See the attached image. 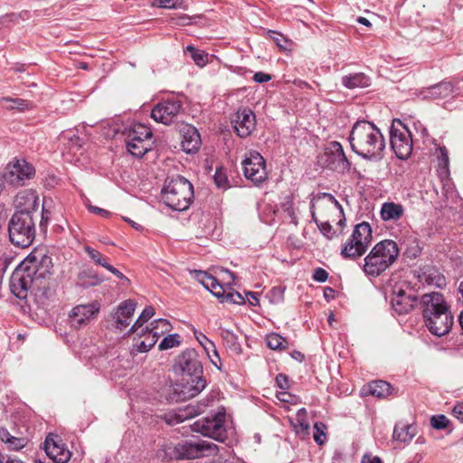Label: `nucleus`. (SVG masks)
Masks as SVG:
<instances>
[{
	"mask_svg": "<svg viewBox=\"0 0 463 463\" xmlns=\"http://www.w3.org/2000/svg\"><path fill=\"white\" fill-rule=\"evenodd\" d=\"M174 371L190 378L186 383L176 384L174 388L176 401L193 398L205 388L206 380L203 376V364L196 350L188 348L179 354L175 359Z\"/></svg>",
	"mask_w": 463,
	"mask_h": 463,
	"instance_id": "f257e3e1",
	"label": "nucleus"
},
{
	"mask_svg": "<svg viewBox=\"0 0 463 463\" xmlns=\"http://www.w3.org/2000/svg\"><path fill=\"white\" fill-rule=\"evenodd\" d=\"M420 308L424 325L430 334L440 337L450 332L454 317L441 293L423 294L420 299Z\"/></svg>",
	"mask_w": 463,
	"mask_h": 463,
	"instance_id": "f03ea898",
	"label": "nucleus"
},
{
	"mask_svg": "<svg viewBox=\"0 0 463 463\" xmlns=\"http://www.w3.org/2000/svg\"><path fill=\"white\" fill-rule=\"evenodd\" d=\"M348 141L352 150L364 159L378 160L383 156L385 148L383 136L370 121H356L351 129Z\"/></svg>",
	"mask_w": 463,
	"mask_h": 463,
	"instance_id": "7ed1b4c3",
	"label": "nucleus"
},
{
	"mask_svg": "<svg viewBox=\"0 0 463 463\" xmlns=\"http://www.w3.org/2000/svg\"><path fill=\"white\" fill-rule=\"evenodd\" d=\"M218 451V446L207 440H183L176 444L165 442L158 449L156 456L165 459H192L213 456Z\"/></svg>",
	"mask_w": 463,
	"mask_h": 463,
	"instance_id": "20e7f679",
	"label": "nucleus"
},
{
	"mask_svg": "<svg viewBox=\"0 0 463 463\" xmlns=\"http://www.w3.org/2000/svg\"><path fill=\"white\" fill-rule=\"evenodd\" d=\"M399 256L398 245L392 240L376 243L364 258L363 270L367 276L378 277L385 271Z\"/></svg>",
	"mask_w": 463,
	"mask_h": 463,
	"instance_id": "39448f33",
	"label": "nucleus"
},
{
	"mask_svg": "<svg viewBox=\"0 0 463 463\" xmlns=\"http://www.w3.org/2000/svg\"><path fill=\"white\" fill-rule=\"evenodd\" d=\"M193 197V184L181 175L168 181L162 190L164 203L175 211L186 210L190 206Z\"/></svg>",
	"mask_w": 463,
	"mask_h": 463,
	"instance_id": "423d86ee",
	"label": "nucleus"
},
{
	"mask_svg": "<svg viewBox=\"0 0 463 463\" xmlns=\"http://www.w3.org/2000/svg\"><path fill=\"white\" fill-rule=\"evenodd\" d=\"M43 279L44 272H39L35 263L29 266L22 263L11 276L10 289L16 298L24 299L27 297L30 288H39L41 287Z\"/></svg>",
	"mask_w": 463,
	"mask_h": 463,
	"instance_id": "0eeeda50",
	"label": "nucleus"
},
{
	"mask_svg": "<svg viewBox=\"0 0 463 463\" xmlns=\"http://www.w3.org/2000/svg\"><path fill=\"white\" fill-rule=\"evenodd\" d=\"M8 235L12 244L20 248L29 247L35 237L33 215L14 212L8 222Z\"/></svg>",
	"mask_w": 463,
	"mask_h": 463,
	"instance_id": "6e6552de",
	"label": "nucleus"
},
{
	"mask_svg": "<svg viewBox=\"0 0 463 463\" xmlns=\"http://www.w3.org/2000/svg\"><path fill=\"white\" fill-rule=\"evenodd\" d=\"M373 241L371 225L362 222L354 226V229L341 250V255L345 259L355 260L363 256Z\"/></svg>",
	"mask_w": 463,
	"mask_h": 463,
	"instance_id": "1a4fd4ad",
	"label": "nucleus"
},
{
	"mask_svg": "<svg viewBox=\"0 0 463 463\" xmlns=\"http://www.w3.org/2000/svg\"><path fill=\"white\" fill-rule=\"evenodd\" d=\"M225 412L219 411L212 416H207L196 420L192 426V430L203 436L210 437L218 441H223L227 438L225 426Z\"/></svg>",
	"mask_w": 463,
	"mask_h": 463,
	"instance_id": "9d476101",
	"label": "nucleus"
},
{
	"mask_svg": "<svg viewBox=\"0 0 463 463\" xmlns=\"http://www.w3.org/2000/svg\"><path fill=\"white\" fill-rule=\"evenodd\" d=\"M242 166L245 177L255 184L267 180L266 162L259 152L250 151L242 161Z\"/></svg>",
	"mask_w": 463,
	"mask_h": 463,
	"instance_id": "9b49d317",
	"label": "nucleus"
},
{
	"mask_svg": "<svg viewBox=\"0 0 463 463\" xmlns=\"http://www.w3.org/2000/svg\"><path fill=\"white\" fill-rule=\"evenodd\" d=\"M391 304L397 314L404 315L411 312L417 305L420 306V300L409 286L404 288L403 285H395L392 289Z\"/></svg>",
	"mask_w": 463,
	"mask_h": 463,
	"instance_id": "f8f14e48",
	"label": "nucleus"
},
{
	"mask_svg": "<svg viewBox=\"0 0 463 463\" xmlns=\"http://www.w3.org/2000/svg\"><path fill=\"white\" fill-rule=\"evenodd\" d=\"M183 109L181 101L171 99L156 104L152 111L151 118L164 125H170L175 121Z\"/></svg>",
	"mask_w": 463,
	"mask_h": 463,
	"instance_id": "ddd939ff",
	"label": "nucleus"
},
{
	"mask_svg": "<svg viewBox=\"0 0 463 463\" xmlns=\"http://www.w3.org/2000/svg\"><path fill=\"white\" fill-rule=\"evenodd\" d=\"M390 142L397 157L406 159L411 154L412 139L405 127L402 126V129H399L392 124L390 128Z\"/></svg>",
	"mask_w": 463,
	"mask_h": 463,
	"instance_id": "4468645a",
	"label": "nucleus"
},
{
	"mask_svg": "<svg viewBox=\"0 0 463 463\" xmlns=\"http://www.w3.org/2000/svg\"><path fill=\"white\" fill-rule=\"evenodd\" d=\"M34 175L33 167L24 159H18L10 165L3 176L7 183L14 186H22L25 180Z\"/></svg>",
	"mask_w": 463,
	"mask_h": 463,
	"instance_id": "2eb2a0df",
	"label": "nucleus"
},
{
	"mask_svg": "<svg viewBox=\"0 0 463 463\" xmlns=\"http://www.w3.org/2000/svg\"><path fill=\"white\" fill-rule=\"evenodd\" d=\"M99 311V306L97 303L79 305L72 308L70 313V321L74 328H80L88 324Z\"/></svg>",
	"mask_w": 463,
	"mask_h": 463,
	"instance_id": "dca6fc26",
	"label": "nucleus"
},
{
	"mask_svg": "<svg viewBox=\"0 0 463 463\" xmlns=\"http://www.w3.org/2000/svg\"><path fill=\"white\" fill-rule=\"evenodd\" d=\"M326 164L333 169L345 170L349 162L345 155L342 145L337 141L330 142L325 150Z\"/></svg>",
	"mask_w": 463,
	"mask_h": 463,
	"instance_id": "f3484780",
	"label": "nucleus"
},
{
	"mask_svg": "<svg viewBox=\"0 0 463 463\" xmlns=\"http://www.w3.org/2000/svg\"><path fill=\"white\" fill-rule=\"evenodd\" d=\"M204 408L205 405L202 403H190L166 413L165 415V420L168 425H175L203 413Z\"/></svg>",
	"mask_w": 463,
	"mask_h": 463,
	"instance_id": "a211bd4d",
	"label": "nucleus"
},
{
	"mask_svg": "<svg viewBox=\"0 0 463 463\" xmlns=\"http://www.w3.org/2000/svg\"><path fill=\"white\" fill-rule=\"evenodd\" d=\"M232 123L237 135L241 137H246L255 128V116L250 109H240L232 119Z\"/></svg>",
	"mask_w": 463,
	"mask_h": 463,
	"instance_id": "6ab92c4d",
	"label": "nucleus"
},
{
	"mask_svg": "<svg viewBox=\"0 0 463 463\" xmlns=\"http://www.w3.org/2000/svg\"><path fill=\"white\" fill-rule=\"evenodd\" d=\"M136 307L137 303L131 299L125 300L119 304L116 311L112 314L115 326L118 329L123 330L130 324Z\"/></svg>",
	"mask_w": 463,
	"mask_h": 463,
	"instance_id": "aec40b11",
	"label": "nucleus"
},
{
	"mask_svg": "<svg viewBox=\"0 0 463 463\" xmlns=\"http://www.w3.org/2000/svg\"><path fill=\"white\" fill-rule=\"evenodd\" d=\"M44 449L48 457L55 463H66L71 458V452L65 448L61 440H55L49 436L44 441Z\"/></svg>",
	"mask_w": 463,
	"mask_h": 463,
	"instance_id": "412c9836",
	"label": "nucleus"
},
{
	"mask_svg": "<svg viewBox=\"0 0 463 463\" xmlns=\"http://www.w3.org/2000/svg\"><path fill=\"white\" fill-rule=\"evenodd\" d=\"M183 137L181 146L186 154L196 153L202 144L201 137L198 130L192 125L186 124L181 129Z\"/></svg>",
	"mask_w": 463,
	"mask_h": 463,
	"instance_id": "4be33fe9",
	"label": "nucleus"
},
{
	"mask_svg": "<svg viewBox=\"0 0 463 463\" xmlns=\"http://www.w3.org/2000/svg\"><path fill=\"white\" fill-rule=\"evenodd\" d=\"M317 208H329L334 211L338 210L341 213L344 212L342 205L338 203V201L331 194L327 193L318 194L311 201L310 210L312 220L317 224L319 222L315 213V210Z\"/></svg>",
	"mask_w": 463,
	"mask_h": 463,
	"instance_id": "5701e85b",
	"label": "nucleus"
},
{
	"mask_svg": "<svg viewBox=\"0 0 463 463\" xmlns=\"http://www.w3.org/2000/svg\"><path fill=\"white\" fill-rule=\"evenodd\" d=\"M15 212L27 213L33 215L38 207V196L34 191L24 190L20 192L15 197Z\"/></svg>",
	"mask_w": 463,
	"mask_h": 463,
	"instance_id": "b1692460",
	"label": "nucleus"
},
{
	"mask_svg": "<svg viewBox=\"0 0 463 463\" xmlns=\"http://www.w3.org/2000/svg\"><path fill=\"white\" fill-rule=\"evenodd\" d=\"M194 279L202 284L204 288L213 293L216 298H222L224 293V287L219 283L216 278L203 270H194Z\"/></svg>",
	"mask_w": 463,
	"mask_h": 463,
	"instance_id": "393cba45",
	"label": "nucleus"
},
{
	"mask_svg": "<svg viewBox=\"0 0 463 463\" xmlns=\"http://www.w3.org/2000/svg\"><path fill=\"white\" fill-rule=\"evenodd\" d=\"M418 278L420 281L437 288H442L446 285L445 277L433 266L426 265L422 267L419 271Z\"/></svg>",
	"mask_w": 463,
	"mask_h": 463,
	"instance_id": "a878e982",
	"label": "nucleus"
},
{
	"mask_svg": "<svg viewBox=\"0 0 463 463\" xmlns=\"http://www.w3.org/2000/svg\"><path fill=\"white\" fill-rule=\"evenodd\" d=\"M423 99H446L453 95L452 81H441L422 91Z\"/></svg>",
	"mask_w": 463,
	"mask_h": 463,
	"instance_id": "bb28decb",
	"label": "nucleus"
},
{
	"mask_svg": "<svg viewBox=\"0 0 463 463\" xmlns=\"http://www.w3.org/2000/svg\"><path fill=\"white\" fill-rule=\"evenodd\" d=\"M405 213L403 205L393 202H386L382 204L380 214L385 222H396L400 220Z\"/></svg>",
	"mask_w": 463,
	"mask_h": 463,
	"instance_id": "cd10ccee",
	"label": "nucleus"
},
{
	"mask_svg": "<svg viewBox=\"0 0 463 463\" xmlns=\"http://www.w3.org/2000/svg\"><path fill=\"white\" fill-rule=\"evenodd\" d=\"M128 151L136 157H142L145 154L152 149L151 140L142 137H129L127 140Z\"/></svg>",
	"mask_w": 463,
	"mask_h": 463,
	"instance_id": "c85d7f7f",
	"label": "nucleus"
},
{
	"mask_svg": "<svg viewBox=\"0 0 463 463\" xmlns=\"http://www.w3.org/2000/svg\"><path fill=\"white\" fill-rule=\"evenodd\" d=\"M104 279L99 276L96 271L86 269H82L77 278V286L81 288H88L90 287H95L102 283Z\"/></svg>",
	"mask_w": 463,
	"mask_h": 463,
	"instance_id": "c756f323",
	"label": "nucleus"
},
{
	"mask_svg": "<svg viewBox=\"0 0 463 463\" xmlns=\"http://www.w3.org/2000/svg\"><path fill=\"white\" fill-rule=\"evenodd\" d=\"M341 83L346 89L365 88L370 86L371 79L363 72L352 73L343 76Z\"/></svg>",
	"mask_w": 463,
	"mask_h": 463,
	"instance_id": "7c9ffc66",
	"label": "nucleus"
},
{
	"mask_svg": "<svg viewBox=\"0 0 463 463\" xmlns=\"http://www.w3.org/2000/svg\"><path fill=\"white\" fill-rule=\"evenodd\" d=\"M415 434V428L412 425L398 423L394 426L392 438L396 441L409 443Z\"/></svg>",
	"mask_w": 463,
	"mask_h": 463,
	"instance_id": "2f4dec72",
	"label": "nucleus"
},
{
	"mask_svg": "<svg viewBox=\"0 0 463 463\" xmlns=\"http://www.w3.org/2000/svg\"><path fill=\"white\" fill-rule=\"evenodd\" d=\"M139 336H145L144 340H139L135 346L137 352L146 353L149 351L157 342V338L148 331V327L141 328V331L136 332Z\"/></svg>",
	"mask_w": 463,
	"mask_h": 463,
	"instance_id": "473e14b6",
	"label": "nucleus"
},
{
	"mask_svg": "<svg viewBox=\"0 0 463 463\" xmlns=\"http://www.w3.org/2000/svg\"><path fill=\"white\" fill-rule=\"evenodd\" d=\"M0 439L7 446L9 449L19 450L25 445L24 439L12 436L6 429H0Z\"/></svg>",
	"mask_w": 463,
	"mask_h": 463,
	"instance_id": "72a5a7b5",
	"label": "nucleus"
},
{
	"mask_svg": "<svg viewBox=\"0 0 463 463\" xmlns=\"http://www.w3.org/2000/svg\"><path fill=\"white\" fill-rule=\"evenodd\" d=\"M369 392L377 398H385L391 393V385L385 381H373L369 384Z\"/></svg>",
	"mask_w": 463,
	"mask_h": 463,
	"instance_id": "f704fd0d",
	"label": "nucleus"
},
{
	"mask_svg": "<svg viewBox=\"0 0 463 463\" xmlns=\"http://www.w3.org/2000/svg\"><path fill=\"white\" fill-rule=\"evenodd\" d=\"M266 344L272 350H285L288 343L286 338L277 333H270L266 335Z\"/></svg>",
	"mask_w": 463,
	"mask_h": 463,
	"instance_id": "c9c22d12",
	"label": "nucleus"
},
{
	"mask_svg": "<svg viewBox=\"0 0 463 463\" xmlns=\"http://www.w3.org/2000/svg\"><path fill=\"white\" fill-rule=\"evenodd\" d=\"M0 104L7 109H14L24 111L31 107V102L23 99L2 98Z\"/></svg>",
	"mask_w": 463,
	"mask_h": 463,
	"instance_id": "e433bc0d",
	"label": "nucleus"
},
{
	"mask_svg": "<svg viewBox=\"0 0 463 463\" xmlns=\"http://www.w3.org/2000/svg\"><path fill=\"white\" fill-rule=\"evenodd\" d=\"M294 428L297 433H308L309 423L307 418V411L305 408H301L298 411Z\"/></svg>",
	"mask_w": 463,
	"mask_h": 463,
	"instance_id": "4c0bfd02",
	"label": "nucleus"
},
{
	"mask_svg": "<svg viewBox=\"0 0 463 463\" xmlns=\"http://www.w3.org/2000/svg\"><path fill=\"white\" fill-rule=\"evenodd\" d=\"M152 327L148 331L153 334L157 339L158 337L171 330V324L168 320L164 318L156 319L152 322Z\"/></svg>",
	"mask_w": 463,
	"mask_h": 463,
	"instance_id": "58836bf2",
	"label": "nucleus"
},
{
	"mask_svg": "<svg viewBox=\"0 0 463 463\" xmlns=\"http://www.w3.org/2000/svg\"><path fill=\"white\" fill-rule=\"evenodd\" d=\"M281 211L286 214V217L289 220V222L294 225H298V217L296 211L293 207V201L289 196L284 198L283 202L280 203Z\"/></svg>",
	"mask_w": 463,
	"mask_h": 463,
	"instance_id": "ea45409f",
	"label": "nucleus"
},
{
	"mask_svg": "<svg viewBox=\"0 0 463 463\" xmlns=\"http://www.w3.org/2000/svg\"><path fill=\"white\" fill-rule=\"evenodd\" d=\"M155 314L153 307L148 306L144 308L135 324L129 329L128 334L138 332L139 328L142 327L143 324L150 319Z\"/></svg>",
	"mask_w": 463,
	"mask_h": 463,
	"instance_id": "a19ab883",
	"label": "nucleus"
},
{
	"mask_svg": "<svg viewBox=\"0 0 463 463\" xmlns=\"http://www.w3.org/2000/svg\"><path fill=\"white\" fill-rule=\"evenodd\" d=\"M326 425L321 421L314 424L313 439L319 446L326 442Z\"/></svg>",
	"mask_w": 463,
	"mask_h": 463,
	"instance_id": "79ce46f5",
	"label": "nucleus"
},
{
	"mask_svg": "<svg viewBox=\"0 0 463 463\" xmlns=\"http://www.w3.org/2000/svg\"><path fill=\"white\" fill-rule=\"evenodd\" d=\"M84 250L97 265H99L105 269H107V267L110 265L108 261V258L103 256L99 251L96 250L95 249L90 246H85Z\"/></svg>",
	"mask_w": 463,
	"mask_h": 463,
	"instance_id": "37998d69",
	"label": "nucleus"
},
{
	"mask_svg": "<svg viewBox=\"0 0 463 463\" xmlns=\"http://www.w3.org/2000/svg\"><path fill=\"white\" fill-rule=\"evenodd\" d=\"M186 52L191 53V57L197 66L203 67L208 62V54L203 51H198L194 46L188 45Z\"/></svg>",
	"mask_w": 463,
	"mask_h": 463,
	"instance_id": "c03bdc74",
	"label": "nucleus"
},
{
	"mask_svg": "<svg viewBox=\"0 0 463 463\" xmlns=\"http://www.w3.org/2000/svg\"><path fill=\"white\" fill-rule=\"evenodd\" d=\"M181 344V336L178 334H171L163 338L160 342L159 350H167L173 347L179 346Z\"/></svg>",
	"mask_w": 463,
	"mask_h": 463,
	"instance_id": "a18cd8bd",
	"label": "nucleus"
},
{
	"mask_svg": "<svg viewBox=\"0 0 463 463\" xmlns=\"http://www.w3.org/2000/svg\"><path fill=\"white\" fill-rule=\"evenodd\" d=\"M152 137L153 133L148 128L144 125H137L129 132L128 139L129 137H135L137 139V137H142V139L145 138L146 140H151Z\"/></svg>",
	"mask_w": 463,
	"mask_h": 463,
	"instance_id": "49530a36",
	"label": "nucleus"
},
{
	"mask_svg": "<svg viewBox=\"0 0 463 463\" xmlns=\"http://www.w3.org/2000/svg\"><path fill=\"white\" fill-rule=\"evenodd\" d=\"M213 181L216 186L220 189H226L228 187V177L222 167L216 169L213 175Z\"/></svg>",
	"mask_w": 463,
	"mask_h": 463,
	"instance_id": "de8ad7c7",
	"label": "nucleus"
},
{
	"mask_svg": "<svg viewBox=\"0 0 463 463\" xmlns=\"http://www.w3.org/2000/svg\"><path fill=\"white\" fill-rule=\"evenodd\" d=\"M221 302H231L233 304H244L245 299L239 292H228L224 289L223 296L218 298Z\"/></svg>",
	"mask_w": 463,
	"mask_h": 463,
	"instance_id": "09e8293b",
	"label": "nucleus"
},
{
	"mask_svg": "<svg viewBox=\"0 0 463 463\" xmlns=\"http://www.w3.org/2000/svg\"><path fill=\"white\" fill-rule=\"evenodd\" d=\"M421 252V248L419 245V242L415 237L411 239V244L407 245L405 250V254L410 259L417 258Z\"/></svg>",
	"mask_w": 463,
	"mask_h": 463,
	"instance_id": "8fccbe9b",
	"label": "nucleus"
},
{
	"mask_svg": "<svg viewBox=\"0 0 463 463\" xmlns=\"http://www.w3.org/2000/svg\"><path fill=\"white\" fill-rule=\"evenodd\" d=\"M449 423V419L442 414L432 416L430 419V424L436 430H444L448 427Z\"/></svg>",
	"mask_w": 463,
	"mask_h": 463,
	"instance_id": "3c124183",
	"label": "nucleus"
},
{
	"mask_svg": "<svg viewBox=\"0 0 463 463\" xmlns=\"http://www.w3.org/2000/svg\"><path fill=\"white\" fill-rule=\"evenodd\" d=\"M284 289L280 287H274L269 291V298L272 303H279L283 299Z\"/></svg>",
	"mask_w": 463,
	"mask_h": 463,
	"instance_id": "603ef678",
	"label": "nucleus"
},
{
	"mask_svg": "<svg viewBox=\"0 0 463 463\" xmlns=\"http://www.w3.org/2000/svg\"><path fill=\"white\" fill-rule=\"evenodd\" d=\"M158 7L161 8H179L181 6V0H156Z\"/></svg>",
	"mask_w": 463,
	"mask_h": 463,
	"instance_id": "864d4df0",
	"label": "nucleus"
},
{
	"mask_svg": "<svg viewBox=\"0 0 463 463\" xmlns=\"http://www.w3.org/2000/svg\"><path fill=\"white\" fill-rule=\"evenodd\" d=\"M269 33L270 34V37L273 39L274 43L277 44V46L280 49H286L287 48V39L280 33H278L273 31H269Z\"/></svg>",
	"mask_w": 463,
	"mask_h": 463,
	"instance_id": "5fc2aeb1",
	"label": "nucleus"
},
{
	"mask_svg": "<svg viewBox=\"0 0 463 463\" xmlns=\"http://www.w3.org/2000/svg\"><path fill=\"white\" fill-rule=\"evenodd\" d=\"M221 335L223 338V340H225L231 345L235 346V345H238V343H237V336L231 330L222 329V333H221Z\"/></svg>",
	"mask_w": 463,
	"mask_h": 463,
	"instance_id": "6e6d98bb",
	"label": "nucleus"
},
{
	"mask_svg": "<svg viewBox=\"0 0 463 463\" xmlns=\"http://www.w3.org/2000/svg\"><path fill=\"white\" fill-rule=\"evenodd\" d=\"M328 278V273L322 268H317L313 273V279L317 282H325Z\"/></svg>",
	"mask_w": 463,
	"mask_h": 463,
	"instance_id": "4d7b16f0",
	"label": "nucleus"
},
{
	"mask_svg": "<svg viewBox=\"0 0 463 463\" xmlns=\"http://www.w3.org/2000/svg\"><path fill=\"white\" fill-rule=\"evenodd\" d=\"M439 165L448 168L449 165V155L446 147H439Z\"/></svg>",
	"mask_w": 463,
	"mask_h": 463,
	"instance_id": "13d9d810",
	"label": "nucleus"
},
{
	"mask_svg": "<svg viewBox=\"0 0 463 463\" xmlns=\"http://www.w3.org/2000/svg\"><path fill=\"white\" fill-rule=\"evenodd\" d=\"M276 383L279 389H288L289 387L288 378L283 373H279L276 376Z\"/></svg>",
	"mask_w": 463,
	"mask_h": 463,
	"instance_id": "bf43d9fd",
	"label": "nucleus"
},
{
	"mask_svg": "<svg viewBox=\"0 0 463 463\" xmlns=\"http://www.w3.org/2000/svg\"><path fill=\"white\" fill-rule=\"evenodd\" d=\"M271 80V76L262 71H258L253 75V80L258 83L268 82Z\"/></svg>",
	"mask_w": 463,
	"mask_h": 463,
	"instance_id": "052dcab7",
	"label": "nucleus"
},
{
	"mask_svg": "<svg viewBox=\"0 0 463 463\" xmlns=\"http://www.w3.org/2000/svg\"><path fill=\"white\" fill-rule=\"evenodd\" d=\"M88 209L90 213L100 215L105 218L109 217L111 214L109 211L99 208L98 206L89 205Z\"/></svg>",
	"mask_w": 463,
	"mask_h": 463,
	"instance_id": "680f3d73",
	"label": "nucleus"
},
{
	"mask_svg": "<svg viewBox=\"0 0 463 463\" xmlns=\"http://www.w3.org/2000/svg\"><path fill=\"white\" fill-rule=\"evenodd\" d=\"M453 96L463 95V80H455L452 81Z\"/></svg>",
	"mask_w": 463,
	"mask_h": 463,
	"instance_id": "e2e57ef3",
	"label": "nucleus"
},
{
	"mask_svg": "<svg viewBox=\"0 0 463 463\" xmlns=\"http://www.w3.org/2000/svg\"><path fill=\"white\" fill-rule=\"evenodd\" d=\"M317 227L324 236L331 238L332 226L328 222L317 223Z\"/></svg>",
	"mask_w": 463,
	"mask_h": 463,
	"instance_id": "0e129e2a",
	"label": "nucleus"
},
{
	"mask_svg": "<svg viewBox=\"0 0 463 463\" xmlns=\"http://www.w3.org/2000/svg\"><path fill=\"white\" fill-rule=\"evenodd\" d=\"M453 415L461 422H463V402H458L453 410Z\"/></svg>",
	"mask_w": 463,
	"mask_h": 463,
	"instance_id": "69168bd1",
	"label": "nucleus"
},
{
	"mask_svg": "<svg viewBox=\"0 0 463 463\" xmlns=\"http://www.w3.org/2000/svg\"><path fill=\"white\" fill-rule=\"evenodd\" d=\"M106 269H108L109 272L114 274L118 279H119L121 280H125L128 283L129 282V279L123 273H121L118 269H117L113 266L109 265V267H107Z\"/></svg>",
	"mask_w": 463,
	"mask_h": 463,
	"instance_id": "338daca9",
	"label": "nucleus"
},
{
	"mask_svg": "<svg viewBox=\"0 0 463 463\" xmlns=\"http://www.w3.org/2000/svg\"><path fill=\"white\" fill-rule=\"evenodd\" d=\"M246 296L248 298V301L250 306H258L259 305V298H258L257 293L249 291L246 293Z\"/></svg>",
	"mask_w": 463,
	"mask_h": 463,
	"instance_id": "774afa93",
	"label": "nucleus"
}]
</instances>
